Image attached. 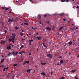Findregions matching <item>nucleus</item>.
Returning a JSON list of instances; mask_svg holds the SVG:
<instances>
[{
  "label": "nucleus",
  "mask_w": 79,
  "mask_h": 79,
  "mask_svg": "<svg viewBox=\"0 0 79 79\" xmlns=\"http://www.w3.org/2000/svg\"><path fill=\"white\" fill-rule=\"evenodd\" d=\"M47 56L49 57V58H52V55L51 54H48Z\"/></svg>",
  "instance_id": "1"
},
{
  "label": "nucleus",
  "mask_w": 79,
  "mask_h": 79,
  "mask_svg": "<svg viewBox=\"0 0 79 79\" xmlns=\"http://www.w3.org/2000/svg\"><path fill=\"white\" fill-rule=\"evenodd\" d=\"M8 22L9 23H11L13 22V19H12L9 18Z\"/></svg>",
  "instance_id": "2"
},
{
  "label": "nucleus",
  "mask_w": 79,
  "mask_h": 79,
  "mask_svg": "<svg viewBox=\"0 0 79 79\" xmlns=\"http://www.w3.org/2000/svg\"><path fill=\"white\" fill-rule=\"evenodd\" d=\"M12 36H11V37L12 38L14 37V38H15V36H16V34H15V33H14L12 34Z\"/></svg>",
  "instance_id": "3"
},
{
  "label": "nucleus",
  "mask_w": 79,
  "mask_h": 79,
  "mask_svg": "<svg viewBox=\"0 0 79 79\" xmlns=\"http://www.w3.org/2000/svg\"><path fill=\"white\" fill-rule=\"evenodd\" d=\"M59 16H64V13H61L59 14Z\"/></svg>",
  "instance_id": "4"
},
{
  "label": "nucleus",
  "mask_w": 79,
  "mask_h": 79,
  "mask_svg": "<svg viewBox=\"0 0 79 79\" xmlns=\"http://www.w3.org/2000/svg\"><path fill=\"white\" fill-rule=\"evenodd\" d=\"M68 44L69 45V46L70 45H72V44H73V42L71 41H70L69 42Z\"/></svg>",
  "instance_id": "5"
},
{
  "label": "nucleus",
  "mask_w": 79,
  "mask_h": 79,
  "mask_svg": "<svg viewBox=\"0 0 79 79\" xmlns=\"http://www.w3.org/2000/svg\"><path fill=\"white\" fill-rule=\"evenodd\" d=\"M46 29L48 30V31H51V29L50 28V27H46Z\"/></svg>",
  "instance_id": "6"
},
{
  "label": "nucleus",
  "mask_w": 79,
  "mask_h": 79,
  "mask_svg": "<svg viewBox=\"0 0 79 79\" xmlns=\"http://www.w3.org/2000/svg\"><path fill=\"white\" fill-rule=\"evenodd\" d=\"M38 19H41V16L40 15H38Z\"/></svg>",
  "instance_id": "7"
},
{
  "label": "nucleus",
  "mask_w": 79,
  "mask_h": 79,
  "mask_svg": "<svg viewBox=\"0 0 79 79\" xmlns=\"http://www.w3.org/2000/svg\"><path fill=\"white\" fill-rule=\"evenodd\" d=\"M7 48L8 49V50H10V49H11V46H10L7 47Z\"/></svg>",
  "instance_id": "8"
},
{
  "label": "nucleus",
  "mask_w": 79,
  "mask_h": 79,
  "mask_svg": "<svg viewBox=\"0 0 79 79\" xmlns=\"http://www.w3.org/2000/svg\"><path fill=\"white\" fill-rule=\"evenodd\" d=\"M6 41H3L1 42V44H3V45H5V42Z\"/></svg>",
  "instance_id": "9"
},
{
  "label": "nucleus",
  "mask_w": 79,
  "mask_h": 79,
  "mask_svg": "<svg viewBox=\"0 0 79 79\" xmlns=\"http://www.w3.org/2000/svg\"><path fill=\"white\" fill-rule=\"evenodd\" d=\"M23 53H24V52L22 51H21V52H19V54L22 55V54H23Z\"/></svg>",
  "instance_id": "10"
},
{
  "label": "nucleus",
  "mask_w": 79,
  "mask_h": 79,
  "mask_svg": "<svg viewBox=\"0 0 79 79\" xmlns=\"http://www.w3.org/2000/svg\"><path fill=\"white\" fill-rule=\"evenodd\" d=\"M31 70H32V69H29V70H27V73H30V71H31Z\"/></svg>",
  "instance_id": "11"
},
{
  "label": "nucleus",
  "mask_w": 79,
  "mask_h": 79,
  "mask_svg": "<svg viewBox=\"0 0 79 79\" xmlns=\"http://www.w3.org/2000/svg\"><path fill=\"white\" fill-rule=\"evenodd\" d=\"M41 74L42 75H43V76H45V74L44 73H41Z\"/></svg>",
  "instance_id": "12"
},
{
  "label": "nucleus",
  "mask_w": 79,
  "mask_h": 79,
  "mask_svg": "<svg viewBox=\"0 0 79 79\" xmlns=\"http://www.w3.org/2000/svg\"><path fill=\"white\" fill-rule=\"evenodd\" d=\"M43 46H44V47H46V48H47V46L45 45V44H44V43H43Z\"/></svg>",
  "instance_id": "13"
},
{
  "label": "nucleus",
  "mask_w": 79,
  "mask_h": 79,
  "mask_svg": "<svg viewBox=\"0 0 79 79\" xmlns=\"http://www.w3.org/2000/svg\"><path fill=\"white\" fill-rule=\"evenodd\" d=\"M75 71H76V70H72L71 71V72H72V73H75Z\"/></svg>",
  "instance_id": "14"
},
{
  "label": "nucleus",
  "mask_w": 79,
  "mask_h": 79,
  "mask_svg": "<svg viewBox=\"0 0 79 79\" xmlns=\"http://www.w3.org/2000/svg\"><path fill=\"white\" fill-rule=\"evenodd\" d=\"M63 28V27H61L60 28H59V31H60V30H61Z\"/></svg>",
  "instance_id": "15"
},
{
  "label": "nucleus",
  "mask_w": 79,
  "mask_h": 79,
  "mask_svg": "<svg viewBox=\"0 0 79 79\" xmlns=\"http://www.w3.org/2000/svg\"><path fill=\"white\" fill-rule=\"evenodd\" d=\"M12 55V53L11 52H10L9 53L8 56H10V55Z\"/></svg>",
  "instance_id": "16"
},
{
  "label": "nucleus",
  "mask_w": 79,
  "mask_h": 79,
  "mask_svg": "<svg viewBox=\"0 0 79 79\" xmlns=\"http://www.w3.org/2000/svg\"><path fill=\"white\" fill-rule=\"evenodd\" d=\"M12 54H13V55H14V56H15L16 55V54L15 53V52H13L12 53Z\"/></svg>",
  "instance_id": "17"
},
{
  "label": "nucleus",
  "mask_w": 79,
  "mask_h": 79,
  "mask_svg": "<svg viewBox=\"0 0 79 79\" xmlns=\"http://www.w3.org/2000/svg\"><path fill=\"white\" fill-rule=\"evenodd\" d=\"M29 41H30L29 43H31V42H32L33 41V40H30Z\"/></svg>",
  "instance_id": "18"
},
{
  "label": "nucleus",
  "mask_w": 79,
  "mask_h": 79,
  "mask_svg": "<svg viewBox=\"0 0 79 79\" xmlns=\"http://www.w3.org/2000/svg\"><path fill=\"white\" fill-rule=\"evenodd\" d=\"M25 63H27V64H29V61H26L25 62Z\"/></svg>",
  "instance_id": "19"
},
{
  "label": "nucleus",
  "mask_w": 79,
  "mask_h": 79,
  "mask_svg": "<svg viewBox=\"0 0 79 79\" xmlns=\"http://www.w3.org/2000/svg\"><path fill=\"white\" fill-rule=\"evenodd\" d=\"M60 0L61 2H66V1L65 0Z\"/></svg>",
  "instance_id": "20"
},
{
  "label": "nucleus",
  "mask_w": 79,
  "mask_h": 79,
  "mask_svg": "<svg viewBox=\"0 0 79 79\" xmlns=\"http://www.w3.org/2000/svg\"><path fill=\"white\" fill-rule=\"evenodd\" d=\"M15 75H13V76H12V78L13 79H15Z\"/></svg>",
  "instance_id": "21"
},
{
  "label": "nucleus",
  "mask_w": 79,
  "mask_h": 79,
  "mask_svg": "<svg viewBox=\"0 0 79 79\" xmlns=\"http://www.w3.org/2000/svg\"><path fill=\"white\" fill-rule=\"evenodd\" d=\"M36 38H37V39H38V40H39L40 39H41V37H39L38 36H37Z\"/></svg>",
  "instance_id": "22"
},
{
  "label": "nucleus",
  "mask_w": 79,
  "mask_h": 79,
  "mask_svg": "<svg viewBox=\"0 0 79 79\" xmlns=\"http://www.w3.org/2000/svg\"><path fill=\"white\" fill-rule=\"evenodd\" d=\"M12 40V39H9V42H11Z\"/></svg>",
  "instance_id": "23"
},
{
  "label": "nucleus",
  "mask_w": 79,
  "mask_h": 79,
  "mask_svg": "<svg viewBox=\"0 0 79 79\" xmlns=\"http://www.w3.org/2000/svg\"><path fill=\"white\" fill-rule=\"evenodd\" d=\"M13 66L15 67L17 66V64H15L13 65Z\"/></svg>",
  "instance_id": "24"
},
{
  "label": "nucleus",
  "mask_w": 79,
  "mask_h": 79,
  "mask_svg": "<svg viewBox=\"0 0 79 79\" xmlns=\"http://www.w3.org/2000/svg\"><path fill=\"white\" fill-rule=\"evenodd\" d=\"M4 60L3 59H2L1 60V63H3V61H4Z\"/></svg>",
  "instance_id": "25"
},
{
  "label": "nucleus",
  "mask_w": 79,
  "mask_h": 79,
  "mask_svg": "<svg viewBox=\"0 0 79 79\" xmlns=\"http://www.w3.org/2000/svg\"><path fill=\"white\" fill-rule=\"evenodd\" d=\"M60 79H64V78L63 77H61Z\"/></svg>",
  "instance_id": "26"
},
{
  "label": "nucleus",
  "mask_w": 79,
  "mask_h": 79,
  "mask_svg": "<svg viewBox=\"0 0 79 79\" xmlns=\"http://www.w3.org/2000/svg\"><path fill=\"white\" fill-rule=\"evenodd\" d=\"M21 46L22 48H24V45H23L22 44H21Z\"/></svg>",
  "instance_id": "27"
},
{
  "label": "nucleus",
  "mask_w": 79,
  "mask_h": 79,
  "mask_svg": "<svg viewBox=\"0 0 79 79\" xmlns=\"http://www.w3.org/2000/svg\"><path fill=\"white\" fill-rule=\"evenodd\" d=\"M24 24L25 25H28V23H24Z\"/></svg>",
  "instance_id": "28"
},
{
  "label": "nucleus",
  "mask_w": 79,
  "mask_h": 79,
  "mask_svg": "<svg viewBox=\"0 0 79 79\" xmlns=\"http://www.w3.org/2000/svg\"><path fill=\"white\" fill-rule=\"evenodd\" d=\"M18 29V27H15V30H17V29Z\"/></svg>",
  "instance_id": "29"
},
{
  "label": "nucleus",
  "mask_w": 79,
  "mask_h": 79,
  "mask_svg": "<svg viewBox=\"0 0 79 79\" xmlns=\"http://www.w3.org/2000/svg\"><path fill=\"white\" fill-rule=\"evenodd\" d=\"M5 10H9V8H6Z\"/></svg>",
  "instance_id": "30"
},
{
  "label": "nucleus",
  "mask_w": 79,
  "mask_h": 79,
  "mask_svg": "<svg viewBox=\"0 0 79 79\" xmlns=\"http://www.w3.org/2000/svg\"><path fill=\"white\" fill-rule=\"evenodd\" d=\"M60 64L61 65V63H60V64H57V65L58 66H59V65H60Z\"/></svg>",
  "instance_id": "31"
},
{
  "label": "nucleus",
  "mask_w": 79,
  "mask_h": 79,
  "mask_svg": "<svg viewBox=\"0 0 79 79\" xmlns=\"http://www.w3.org/2000/svg\"><path fill=\"white\" fill-rule=\"evenodd\" d=\"M2 9H4V10H5L6 7H2Z\"/></svg>",
  "instance_id": "32"
},
{
  "label": "nucleus",
  "mask_w": 79,
  "mask_h": 79,
  "mask_svg": "<svg viewBox=\"0 0 79 79\" xmlns=\"http://www.w3.org/2000/svg\"><path fill=\"white\" fill-rule=\"evenodd\" d=\"M20 35H21V36H22V35H23L24 34L22 33V34H21V33H20Z\"/></svg>",
  "instance_id": "33"
},
{
  "label": "nucleus",
  "mask_w": 79,
  "mask_h": 79,
  "mask_svg": "<svg viewBox=\"0 0 79 79\" xmlns=\"http://www.w3.org/2000/svg\"><path fill=\"white\" fill-rule=\"evenodd\" d=\"M60 63H63V60H61L60 61Z\"/></svg>",
  "instance_id": "34"
},
{
  "label": "nucleus",
  "mask_w": 79,
  "mask_h": 79,
  "mask_svg": "<svg viewBox=\"0 0 79 79\" xmlns=\"http://www.w3.org/2000/svg\"><path fill=\"white\" fill-rule=\"evenodd\" d=\"M46 22L47 24H49V21H47Z\"/></svg>",
  "instance_id": "35"
},
{
  "label": "nucleus",
  "mask_w": 79,
  "mask_h": 79,
  "mask_svg": "<svg viewBox=\"0 0 79 79\" xmlns=\"http://www.w3.org/2000/svg\"><path fill=\"white\" fill-rule=\"evenodd\" d=\"M75 79H77V77L76 76H75Z\"/></svg>",
  "instance_id": "36"
},
{
  "label": "nucleus",
  "mask_w": 79,
  "mask_h": 79,
  "mask_svg": "<svg viewBox=\"0 0 79 79\" xmlns=\"http://www.w3.org/2000/svg\"><path fill=\"white\" fill-rule=\"evenodd\" d=\"M76 8H78L79 9V6H77V7H76Z\"/></svg>",
  "instance_id": "37"
},
{
  "label": "nucleus",
  "mask_w": 79,
  "mask_h": 79,
  "mask_svg": "<svg viewBox=\"0 0 79 79\" xmlns=\"http://www.w3.org/2000/svg\"><path fill=\"white\" fill-rule=\"evenodd\" d=\"M63 20L64 21H66V19H63Z\"/></svg>",
  "instance_id": "38"
},
{
  "label": "nucleus",
  "mask_w": 79,
  "mask_h": 79,
  "mask_svg": "<svg viewBox=\"0 0 79 79\" xmlns=\"http://www.w3.org/2000/svg\"><path fill=\"white\" fill-rule=\"evenodd\" d=\"M44 17H46L47 16V15L46 14L44 15Z\"/></svg>",
  "instance_id": "39"
},
{
  "label": "nucleus",
  "mask_w": 79,
  "mask_h": 79,
  "mask_svg": "<svg viewBox=\"0 0 79 79\" xmlns=\"http://www.w3.org/2000/svg\"><path fill=\"white\" fill-rule=\"evenodd\" d=\"M25 40V39H22V41H23V40Z\"/></svg>",
  "instance_id": "40"
},
{
  "label": "nucleus",
  "mask_w": 79,
  "mask_h": 79,
  "mask_svg": "<svg viewBox=\"0 0 79 79\" xmlns=\"http://www.w3.org/2000/svg\"><path fill=\"white\" fill-rule=\"evenodd\" d=\"M15 40H12V42L13 43H14V42H15Z\"/></svg>",
  "instance_id": "41"
},
{
  "label": "nucleus",
  "mask_w": 79,
  "mask_h": 79,
  "mask_svg": "<svg viewBox=\"0 0 79 79\" xmlns=\"http://www.w3.org/2000/svg\"><path fill=\"white\" fill-rule=\"evenodd\" d=\"M62 58V57L61 56H60V57H59V58Z\"/></svg>",
  "instance_id": "42"
},
{
  "label": "nucleus",
  "mask_w": 79,
  "mask_h": 79,
  "mask_svg": "<svg viewBox=\"0 0 79 79\" xmlns=\"http://www.w3.org/2000/svg\"><path fill=\"white\" fill-rule=\"evenodd\" d=\"M18 52H16V55H18Z\"/></svg>",
  "instance_id": "43"
},
{
  "label": "nucleus",
  "mask_w": 79,
  "mask_h": 79,
  "mask_svg": "<svg viewBox=\"0 0 79 79\" xmlns=\"http://www.w3.org/2000/svg\"><path fill=\"white\" fill-rule=\"evenodd\" d=\"M9 67H7L6 68V69H8Z\"/></svg>",
  "instance_id": "44"
},
{
  "label": "nucleus",
  "mask_w": 79,
  "mask_h": 79,
  "mask_svg": "<svg viewBox=\"0 0 79 79\" xmlns=\"http://www.w3.org/2000/svg\"><path fill=\"white\" fill-rule=\"evenodd\" d=\"M66 2H69V1L68 0H66Z\"/></svg>",
  "instance_id": "45"
},
{
  "label": "nucleus",
  "mask_w": 79,
  "mask_h": 79,
  "mask_svg": "<svg viewBox=\"0 0 79 79\" xmlns=\"http://www.w3.org/2000/svg\"><path fill=\"white\" fill-rule=\"evenodd\" d=\"M31 55H32V54H31V53H30L29 54V55L31 56Z\"/></svg>",
  "instance_id": "46"
},
{
  "label": "nucleus",
  "mask_w": 79,
  "mask_h": 79,
  "mask_svg": "<svg viewBox=\"0 0 79 79\" xmlns=\"http://www.w3.org/2000/svg\"><path fill=\"white\" fill-rule=\"evenodd\" d=\"M15 39L14 38H12V40H15Z\"/></svg>",
  "instance_id": "47"
},
{
  "label": "nucleus",
  "mask_w": 79,
  "mask_h": 79,
  "mask_svg": "<svg viewBox=\"0 0 79 79\" xmlns=\"http://www.w3.org/2000/svg\"><path fill=\"white\" fill-rule=\"evenodd\" d=\"M5 69H6V68H5L3 70V71H5Z\"/></svg>",
  "instance_id": "48"
},
{
  "label": "nucleus",
  "mask_w": 79,
  "mask_h": 79,
  "mask_svg": "<svg viewBox=\"0 0 79 79\" xmlns=\"http://www.w3.org/2000/svg\"><path fill=\"white\" fill-rule=\"evenodd\" d=\"M40 23L41 24H42V21L40 22Z\"/></svg>",
  "instance_id": "49"
},
{
  "label": "nucleus",
  "mask_w": 79,
  "mask_h": 79,
  "mask_svg": "<svg viewBox=\"0 0 79 79\" xmlns=\"http://www.w3.org/2000/svg\"><path fill=\"white\" fill-rule=\"evenodd\" d=\"M73 8H76V7L74 6L73 7Z\"/></svg>",
  "instance_id": "50"
},
{
  "label": "nucleus",
  "mask_w": 79,
  "mask_h": 79,
  "mask_svg": "<svg viewBox=\"0 0 79 79\" xmlns=\"http://www.w3.org/2000/svg\"><path fill=\"white\" fill-rule=\"evenodd\" d=\"M13 74V73H8V74Z\"/></svg>",
  "instance_id": "51"
},
{
  "label": "nucleus",
  "mask_w": 79,
  "mask_h": 79,
  "mask_svg": "<svg viewBox=\"0 0 79 79\" xmlns=\"http://www.w3.org/2000/svg\"><path fill=\"white\" fill-rule=\"evenodd\" d=\"M41 64H42V65H44V64H43V63H41Z\"/></svg>",
  "instance_id": "52"
},
{
  "label": "nucleus",
  "mask_w": 79,
  "mask_h": 79,
  "mask_svg": "<svg viewBox=\"0 0 79 79\" xmlns=\"http://www.w3.org/2000/svg\"><path fill=\"white\" fill-rule=\"evenodd\" d=\"M30 45H31V43H30V44H29Z\"/></svg>",
  "instance_id": "53"
},
{
  "label": "nucleus",
  "mask_w": 79,
  "mask_h": 79,
  "mask_svg": "<svg viewBox=\"0 0 79 79\" xmlns=\"http://www.w3.org/2000/svg\"><path fill=\"white\" fill-rule=\"evenodd\" d=\"M3 67H4V66H3V65H2V68H3Z\"/></svg>",
  "instance_id": "54"
},
{
  "label": "nucleus",
  "mask_w": 79,
  "mask_h": 79,
  "mask_svg": "<svg viewBox=\"0 0 79 79\" xmlns=\"http://www.w3.org/2000/svg\"><path fill=\"white\" fill-rule=\"evenodd\" d=\"M23 48L22 47H21L20 48V49H21V48Z\"/></svg>",
  "instance_id": "55"
},
{
  "label": "nucleus",
  "mask_w": 79,
  "mask_h": 79,
  "mask_svg": "<svg viewBox=\"0 0 79 79\" xmlns=\"http://www.w3.org/2000/svg\"><path fill=\"white\" fill-rule=\"evenodd\" d=\"M79 55H78V56H77V57L78 58H79Z\"/></svg>",
  "instance_id": "56"
},
{
  "label": "nucleus",
  "mask_w": 79,
  "mask_h": 79,
  "mask_svg": "<svg viewBox=\"0 0 79 79\" xmlns=\"http://www.w3.org/2000/svg\"><path fill=\"white\" fill-rule=\"evenodd\" d=\"M12 45V44H10V45Z\"/></svg>",
  "instance_id": "57"
},
{
  "label": "nucleus",
  "mask_w": 79,
  "mask_h": 79,
  "mask_svg": "<svg viewBox=\"0 0 79 79\" xmlns=\"http://www.w3.org/2000/svg\"><path fill=\"white\" fill-rule=\"evenodd\" d=\"M53 74V72H52L51 73V74Z\"/></svg>",
  "instance_id": "58"
},
{
  "label": "nucleus",
  "mask_w": 79,
  "mask_h": 79,
  "mask_svg": "<svg viewBox=\"0 0 79 79\" xmlns=\"http://www.w3.org/2000/svg\"><path fill=\"white\" fill-rule=\"evenodd\" d=\"M22 32H24V30H22Z\"/></svg>",
  "instance_id": "59"
},
{
  "label": "nucleus",
  "mask_w": 79,
  "mask_h": 79,
  "mask_svg": "<svg viewBox=\"0 0 79 79\" xmlns=\"http://www.w3.org/2000/svg\"><path fill=\"white\" fill-rule=\"evenodd\" d=\"M32 28L33 29H34V27H32Z\"/></svg>",
  "instance_id": "60"
},
{
  "label": "nucleus",
  "mask_w": 79,
  "mask_h": 79,
  "mask_svg": "<svg viewBox=\"0 0 79 79\" xmlns=\"http://www.w3.org/2000/svg\"><path fill=\"white\" fill-rule=\"evenodd\" d=\"M69 64H70L71 65V64H72V63H70Z\"/></svg>",
  "instance_id": "61"
},
{
  "label": "nucleus",
  "mask_w": 79,
  "mask_h": 79,
  "mask_svg": "<svg viewBox=\"0 0 79 79\" xmlns=\"http://www.w3.org/2000/svg\"><path fill=\"white\" fill-rule=\"evenodd\" d=\"M60 70H62V69H60Z\"/></svg>",
  "instance_id": "62"
},
{
  "label": "nucleus",
  "mask_w": 79,
  "mask_h": 79,
  "mask_svg": "<svg viewBox=\"0 0 79 79\" xmlns=\"http://www.w3.org/2000/svg\"><path fill=\"white\" fill-rule=\"evenodd\" d=\"M43 64H46V63H44Z\"/></svg>",
  "instance_id": "63"
},
{
  "label": "nucleus",
  "mask_w": 79,
  "mask_h": 79,
  "mask_svg": "<svg viewBox=\"0 0 79 79\" xmlns=\"http://www.w3.org/2000/svg\"><path fill=\"white\" fill-rule=\"evenodd\" d=\"M79 79V78H76V79Z\"/></svg>",
  "instance_id": "64"
}]
</instances>
